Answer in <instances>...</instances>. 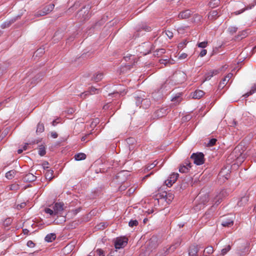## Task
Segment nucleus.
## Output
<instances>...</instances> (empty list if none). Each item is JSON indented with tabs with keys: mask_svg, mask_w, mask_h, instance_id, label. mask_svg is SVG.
<instances>
[{
	"mask_svg": "<svg viewBox=\"0 0 256 256\" xmlns=\"http://www.w3.org/2000/svg\"><path fill=\"white\" fill-rule=\"evenodd\" d=\"M248 252V248L246 246H244L242 250H238L237 252V254L239 256H242L247 253Z\"/></svg>",
	"mask_w": 256,
	"mask_h": 256,
	"instance_id": "7c9ffc66",
	"label": "nucleus"
},
{
	"mask_svg": "<svg viewBox=\"0 0 256 256\" xmlns=\"http://www.w3.org/2000/svg\"><path fill=\"white\" fill-rule=\"evenodd\" d=\"M220 15V14H219L217 10H214L210 12L208 16V18L209 20H212L216 18Z\"/></svg>",
	"mask_w": 256,
	"mask_h": 256,
	"instance_id": "2eb2a0df",
	"label": "nucleus"
},
{
	"mask_svg": "<svg viewBox=\"0 0 256 256\" xmlns=\"http://www.w3.org/2000/svg\"><path fill=\"white\" fill-rule=\"evenodd\" d=\"M231 249L230 245L226 246L225 248H222L221 250V254L223 256L225 255Z\"/></svg>",
	"mask_w": 256,
	"mask_h": 256,
	"instance_id": "72a5a7b5",
	"label": "nucleus"
},
{
	"mask_svg": "<svg viewBox=\"0 0 256 256\" xmlns=\"http://www.w3.org/2000/svg\"><path fill=\"white\" fill-rule=\"evenodd\" d=\"M138 221L136 220H131L128 222V226L130 227L136 226L138 224Z\"/></svg>",
	"mask_w": 256,
	"mask_h": 256,
	"instance_id": "58836bf2",
	"label": "nucleus"
},
{
	"mask_svg": "<svg viewBox=\"0 0 256 256\" xmlns=\"http://www.w3.org/2000/svg\"><path fill=\"white\" fill-rule=\"evenodd\" d=\"M213 76H214V75L211 72H208L205 76H206L205 80H210Z\"/></svg>",
	"mask_w": 256,
	"mask_h": 256,
	"instance_id": "09e8293b",
	"label": "nucleus"
},
{
	"mask_svg": "<svg viewBox=\"0 0 256 256\" xmlns=\"http://www.w3.org/2000/svg\"><path fill=\"white\" fill-rule=\"evenodd\" d=\"M237 30H238V28H236V26H230L228 28V32L232 34L236 33V32Z\"/></svg>",
	"mask_w": 256,
	"mask_h": 256,
	"instance_id": "4c0bfd02",
	"label": "nucleus"
},
{
	"mask_svg": "<svg viewBox=\"0 0 256 256\" xmlns=\"http://www.w3.org/2000/svg\"><path fill=\"white\" fill-rule=\"evenodd\" d=\"M181 94H176L172 99V102H174V105L178 104L182 100V98L181 97Z\"/></svg>",
	"mask_w": 256,
	"mask_h": 256,
	"instance_id": "dca6fc26",
	"label": "nucleus"
},
{
	"mask_svg": "<svg viewBox=\"0 0 256 256\" xmlns=\"http://www.w3.org/2000/svg\"><path fill=\"white\" fill-rule=\"evenodd\" d=\"M100 89L96 88L94 86H92L90 88V90L88 91L85 92L82 94H80V96L82 98H86V96L90 94H98L100 93Z\"/></svg>",
	"mask_w": 256,
	"mask_h": 256,
	"instance_id": "6e6552de",
	"label": "nucleus"
},
{
	"mask_svg": "<svg viewBox=\"0 0 256 256\" xmlns=\"http://www.w3.org/2000/svg\"><path fill=\"white\" fill-rule=\"evenodd\" d=\"M254 6V5L252 4V5H250V6H248L246 7L245 8H242L240 10H238V11H236L235 12V14H242V12H243L245 10H249V9H251L253 6Z\"/></svg>",
	"mask_w": 256,
	"mask_h": 256,
	"instance_id": "c9c22d12",
	"label": "nucleus"
},
{
	"mask_svg": "<svg viewBox=\"0 0 256 256\" xmlns=\"http://www.w3.org/2000/svg\"><path fill=\"white\" fill-rule=\"evenodd\" d=\"M226 195V190H222L214 198L213 202L214 204L216 206L218 205L220 203L222 198L225 197Z\"/></svg>",
	"mask_w": 256,
	"mask_h": 256,
	"instance_id": "0eeeda50",
	"label": "nucleus"
},
{
	"mask_svg": "<svg viewBox=\"0 0 256 256\" xmlns=\"http://www.w3.org/2000/svg\"><path fill=\"white\" fill-rule=\"evenodd\" d=\"M46 153L45 148L43 145H40L38 148V154L40 156H44Z\"/></svg>",
	"mask_w": 256,
	"mask_h": 256,
	"instance_id": "473e14b6",
	"label": "nucleus"
},
{
	"mask_svg": "<svg viewBox=\"0 0 256 256\" xmlns=\"http://www.w3.org/2000/svg\"><path fill=\"white\" fill-rule=\"evenodd\" d=\"M184 166H186L190 169L192 167V164L190 163V162L189 160H186L184 162Z\"/></svg>",
	"mask_w": 256,
	"mask_h": 256,
	"instance_id": "603ef678",
	"label": "nucleus"
},
{
	"mask_svg": "<svg viewBox=\"0 0 256 256\" xmlns=\"http://www.w3.org/2000/svg\"><path fill=\"white\" fill-rule=\"evenodd\" d=\"M190 158L193 160L194 163L198 166L202 165L204 162V154L202 152L192 154Z\"/></svg>",
	"mask_w": 256,
	"mask_h": 256,
	"instance_id": "f257e3e1",
	"label": "nucleus"
},
{
	"mask_svg": "<svg viewBox=\"0 0 256 256\" xmlns=\"http://www.w3.org/2000/svg\"><path fill=\"white\" fill-rule=\"evenodd\" d=\"M188 54L186 53H182L179 56L178 58L180 60L185 59L187 58Z\"/></svg>",
	"mask_w": 256,
	"mask_h": 256,
	"instance_id": "5fc2aeb1",
	"label": "nucleus"
},
{
	"mask_svg": "<svg viewBox=\"0 0 256 256\" xmlns=\"http://www.w3.org/2000/svg\"><path fill=\"white\" fill-rule=\"evenodd\" d=\"M140 107L142 106L144 108H147L150 105V101L149 98H144L141 100L140 98H138L136 102V104L137 106H140Z\"/></svg>",
	"mask_w": 256,
	"mask_h": 256,
	"instance_id": "423d86ee",
	"label": "nucleus"
},
{
	"mask_svg": "<svg viewBox=\"0 0 256 256\" xmlns=\"http://www.w3.org/2000/svg\"><path fill=\"white\" fill-rule=\"evenodd\" d=\"M126 188V186H122V185L120 186L119 188L120 190L121 191L125 190Z\"/></svg>",
	"mask_w": 256,
	"mask_h": 256,
	"instance_id": "69168bd1",
	"label": "nucleus"
},
{
	"mask_svg": "<svg viewBox=\"0 0 256 256\" xmlns=\"http://www.w3.org/2000/svg\"><path fill=\"white\" fill-rule=\"evenodd\" d=\"M170 109L167 107L162 108L155 110L152 116L154 118H158L166 116L169 112Z\"/></svg>",
	"mask_w": 256,
	"mask_h": 256,
	"instance_id": "7ed1b4c3",
	"label": "nucleus"
},
{
	"mask_svg": "<svg viewBox=\"0 0 256 256\" xmlns=\"http://www.w3.org/2000/svg\"><path fill=\"white\" fill-rule=\"evenodd\" d=\"M23 180L24 181L26 182H32L36 180V176L32 174L28 173L26 174L23 177Z\"/></svg>",
	"mask_w": 256,
	"mask_h": 256,
	"instance_id": "f8f14e48",
	"label": "nucleus"
},
{
	"mask_svg": "<svg viewBox=\"0 0 256 256\" xmlns=\"http://www.w3.org/2000/svg\"><path fill=\"white\" fill-rule=\"evenodd\" d=\"M95 254H96V251L94 252H92L90 253L88 256H94Z\"/></svg>",
	"mask_w": 256,
	"mask_h": 256,
	"instance_id": "774afa93",
	"label": "nucleus"
},
{
	"mask_svg": "<svg viewBox=\"0 0 256 256\" xmlns=\"http://www.w3.org/2000/svg\"><path fill=\"white\" fill-rule=\"evenodd\" d=\"M214 252V248L212 246H208L206 247L204 251V255L206 253L208 254H211Z\"/></svg>",
	"mask_w": 256,
	"mask_h": 256,
	"instance_id": "f704fd0d",
	"label": "nucleus"
},
{
	"mask_svg": "<svg viewBox=\"0 0 256 256\" xmlns=\"http://www.w3.org/2000/svg\"><path fill=\"white\" fill-rule=\"evenodd\" d=\"M220 4V0H211L209 2L210 6L214 8L218 6Z\"/></svg>",
	"mask_w": 256,
	"mask_h": 256,
	"instance_id": "c756f323",
	"label": "nucleus"
},
{
	"mask_svg": "<svg viewBox=\"0 0 256 256\" xmlns=\"http://www.w3.org/2000/svg\"><path fill=\"white\" fill-rule=\"evenodd\" d=\"M128 244V238L126 237H120L116 238L114 242V246L116 249H120L124 248Z\"/></svg>",
	"mask_w": 256,
	"mask_h": 256,
	"instance_id": "39448f33",
	"label": "nucleus"
},
{
	"mask_svg": "<svg viewBox=\"0 0 256 256\" xmlns=\"http://www.w3.org/2000/svg\"><path fill=\"white\" fill-rule=\"evenodd\" d=\"M191 15V11L189 10H186L178 14V18H188Z\"/></svg>",
	"mask_w": 256,
	"mask_h": 256,
	"instance_id": "4468645a",
	"label": "nucleus"
},
{
	"mask_svg": "<svg viewBox=\"0 0 256 256\" xmlns=\"http://www.w3.org/2000/svg\"><path fill=\"white\" fill-rule=\"evenodd\" d=\"M96 254L98 256H104V252L101 249H97Z\"/></svg>",
	"mask_w": 256,
	"mask_h": 256,
	"instance_id": "c03bdc74",
	"label": "nucleus"
},
{
	"mask_svg": "<svg viewBox=\"0 0 256 256\" xmlns=\"http://www.w3.org/2000/svg\"><path fill=\"white\" fill-rule=\"evenodd\" d=\"M178 174H172L169 177L170 180L172 182V183H174L176 180L178 179Z\"/></svg>",
	"mask_w": 256,
	"mask_h": 256,
	"instance_id": "2f4dec72",
	"label": "nucleus"
},
{
	"mask_svg": "<svg viewBox=\"0 0 256 256\" xmlns=\"http://www.w3.org/2000/svg\"><path fill=\"white\" fill-rule=\"evenodd\" d=\"M187 43H188V42L186 40H184L180 42L178 46V49H182L186 46Z\"/></svg>",
	"mask_w": 256,
	"mask_h": 256,
	"instance_id": "ea45409f",
	"label": "nucleus"
},
{
	"mask_svg": "<svg viewBox=\"0 0 256 256\" xmlns=\"http://www.w3.org/2000/svg\"><path fill=\"white\" fill-rule=\"evenodd\" d=\"M16 174V171L14 170H11L8 172L6 174V177L8 180H12L14 178L15 174Z\"/></svg>",
	"mask_w": 256,
	"mask_h": 256,
	"instance_id": "a878e982",
	"label": "nucleus"
},
{
	"mask_svg": "<svg viewBox=\"0 0 256 256\" xmlns=\"http://www.w3.org/2000/svg\"><path fill=\"white\" fill-rule=\"evenodd\" d=\"M16 20V18H12L10 20H6L2 24L1 27L4 28L10 26L12 23Z\"/></svg>",
	"mask_w": 256,
	"mask_h": 256,
	"instance_id": "aec40b11",
	"label": "nucleus"
},
{
	"mask_svg": "<svg viewBox=\"0 0 256 256\" xmlns=\"http://www.w3.org/2000/svg\"><path fill=\"white\" fill-rule=\"evenodd\" d=\"M64 204L61 202H56L53 206L54 212L56 215L62 214L64 210Z\"/></svg>",
	"mask_w": 256,
	"mask_h": 256,
	"instance_id": "1a4fd4ad",
	"label": "nucleus"
},
{
	"mask_svg": "<svg viewBox=\"0 0 256 256\" xmlns=\"http://www.w3.org/2000/svg\"><path fill=\"white\" fill-rule=\"evenodd\" d=\"M54 8V4H50L48 5L44 6L42 9L40 10H38L37 12L34 16L36 17H40L41 16H44L48 14L50 12H51Z\"/></svg>",
	"mask_w": 256,
	"mask_h": 256,
	"instance_id": "f03ea898",
	"label": "nucleus"
},
{
	"mask_svg": "<svg viewBox=\"0 0 256 256\" xmlns=\"http://www.w3.org/2000/svg\"><path fill=\"white\" fill-rule=\"evenodd\" d=\"M210 72H211L212 74L214 76V75H216V74H218L219 73V70H212Z\"/></svg>",
	"mask_w": 256,
	"mask_h": 256,
	"instance_id": "680f3d73",
	"label": "nucleus"
},
{
	"mask_svg": "<svg viewBox=\"0 0 256 256\" xmlns=\"http://www.w3.org/2000/svg\"><path fill=\"white\" fill-rule=\"evenodd\" d=\"M174 77L178 79V83H182L186 80V74L184 72H179L175 74Z\"/></svg>",
	"mask_w": 256,
	"mask_h": 256,
	"instance_id": "9b49d317",
	"label": "nucleus"
},
{
	"mask_svg": "<svg viewBox=\"0 0 256 256\" xmlns=\"http://www.w3.org/2000/svg\"><path fill=\"white\" fill-rule=\"evenodd\" d=\"M166 34L170 38H172L174 36L173 33L169 30L166 31Z\"/></svg>",
	"mask_w": 256,
	"mask_h": 256,
	"instance_id": "3c124183",
	"label": "nucleus"
},
{
	"mask_svg": "<svg viewBox=\"0 0 256 256\" xmlns=\"http://www.w3.org/2000/svg\"><path fill=\"white\" fill-rule=\"evenodd\" d=\"M53 173L54 171L52 170H46L45 173V176L46 179L48 180H51L53 178Z\"/></svg>",
	"mask_w": 256,
	"mask_h": 256,
	"instance_id": "bb28decb",
	"label": "nucleus"
},
{
	"mask_svg": "<svg viewBox=\"0 0 256 256\" xmlns=\"http://www.w3.org/2000/svg\"><path fill=\"white\" fill-rule=\"evenodd\" d=\"M103 78V74L102 72H98L94 74L92 78V80L95 82H98L102 80Z\"/></svg>",
	"mask_w": 256,
	"mask_h": 256,
	"instance_id": "6ab92c4d",
	"label": "nucleus"
},
{
	"mask_svg": "<svg viewBox=\"0 0 256 256\" xmlns=\"http://www.w3.org/2000/svg\"><path fill=\"white\" fill-rule=\"evenodd\" d=\"M166 182V185L168 186V187L171 186L172 185V184H174V183H172V182H170V178H168V180L166 181V182Z\"/></svg>",
	"mask_w": 256,
	"mask_h": 256,
	"instance_id": "bf43d9fd",
	"label": "nucleus"
},
{
	"mask_svg": "<svg viewBox=\"0 0 256 256\" xmlns=\"http://www.w3.org/2000/svg\"><path fill=\"white\" fill-rule=\"evenodd\" d=\"M56 238V235L54 234L51 233L47 234L45 237V240L47 242H52Z\"/></svg>",
	"mask_w": 256,
	"mask_h": 256,
	"instance_id": "5701e85b",
	"label": "nucleus"
},
{
	"mask_svg": "<svg viewBox=\"0 0 256 256\" xmlns=\"http://www.w3.org/2000/svg\"><path fill=\"white\" fill-rule=\"evenodd\" d=\"M51 136L53 138H56L58 136V134L56 132H52Z\"/></svg>",
	"mask_w": 256,
	"mask_h": 256,
	"instance_id": "0e129e2a",
	"label": "nucleus"
},
{
	"mask_svg": "<svg viewBox=\"0 0 256 256\" xmlns=\"http://www.w3.org/2000/svg\"><path fill=\"white\" fill-rule=\"evenodd\" d=\"M160 62L162 64H164V66H166L167 64L169 62V61L167 60H160Z\"/></svg>",
	"mask_w": 256,
	"mask_h": 256,
	"instance_id": "13d9d810",
	"label": "nucleus"
},
{
	"mask_svg": "<svg viewBox=\"0 0 256 256\" xmlns=\"http://www.w3.org/2000/svg\"><path fill=\"white\" fill-rule=\"evenodd\" d=\"M44 212L46 213L50 214L52 216H56V214H55V212H54V210L50 208H46L44 210Z\"/></svg>",
	"mask_w": 256,
	"mask_h": 256,
	"instance_id": "a19ab883",
	"label": "nucleus"
},
{
	"mask_svg": "<svg viewBox=\"0 0 256 256\" xmlns=\"http://www.w3.org/2000/svg\"><path fill=\"white\" fill-rule=\"evenodd\" d=\"M164 196L166 197V198H161L160 199V200L161 201L165 200L166 201V202L168 203H170L171 202L172 200L174 198V196H173L172 194L171 193H168V194L166 193Z\"/></svg>",
	"mask_w": 256,
	"mask_h": 256,
	"instance_id": "4be33fe9",
	"label": "nucleus"
},
{
	"mask_svg": "<svg viewBox=\"0 0 256 256\" xmlns=\"http://www.w3.org/2000/svg\"><path fill=\"white\" fill-rule=\"evenodd\" d=\"M256 92V82L252 86L250 90L243 95V96L245 98H248L250 95Z\"/></svg>",
	"mask_w": 256,
	"mask_h": 256,
	"instance_id": "412c9836",
	"label": "nucleus"
},
{
	"mask_svg": "<svg viewBox=\"0 0 256 256\" xmlns=\"http://www.w3.org/2000/svg\"><path fill=\"white\" fill-rule=\"evenodd\" d=\"M207 44H208V42L207 41H204V42L198 43V46L199 48H205L206 47Z\"/></svg>",
	"mask_w": 256,
	"mask_h": 256,
	"instance_id": "37998d69",
	"label": "nucleus"
},
{
	"mask_svg": "<svg viewBox=\"0 0 256 256\" xmlns=\"http://www.w3.org/2000/svg\"><path fill=\"white\" fill-rule=\"evenodd\" d=\"M160 244V241L156 236H152L148 242L146 244L148 248L150 250L156 248Z\"/></svg>",
	"mask_w": 256,
	"mask_h": 256,
	"instance_id": "20e7f679",
	"label": "nucleus"
},
{
	"mask_svg": "<svg viewBox=\"0 0 256 256\" xmlns=\"http://www.w3.org/2000/svg\"><path fill=\"white\" fill-rule=\"evenodd\" d=\"M136 188V187H132L130 188L128 191L127 192V194L130 196L131 194H133Z\"/></svg>",
	"mask_w": 256,
	"mask_h": 256,
	"instance_id": "de8ad7c7",
	"label": "nucleus"
},
{
	"mask_svg": "<svg viewBox=\"0 0 256 256\" xmlns=\"http://www.w3.org/2000/svg\"><path fill=\"white\" fill-rule=\"evenodd\" d=\"M204 94V92L201 90H196L192 94V98L199 99Z\"/></svg>",
	"mask_w": 256,
	"mask_h": 256,
	"instance_id": "a211bd4d",
	"label": "nucleus"
},
{
	"mask_svg": "<svg viewBox=\"0 0 256 256\" xmlns=\"http://www.w3.org/2000/svg\"><path fill=\"white\" fill-rule=\"evenodd\" d=\"M190 169L188 167L183 165V166H181L180 167L179 171L180 172L185 173V172H187Z\"/></svg>",
	"mask_w": 256,
	"mask_h": 256,
	"instance_id": "e433bc0d",
	"label": "nucleus"
},
{
	"mask_svg": "<svg viewBox=\"0 0 256 256\" xmlns=\"http://www.w3.org/2000/svg\"><path fill=\"white\" fill-rule=\"evenodd\" d=\"M156 55H161L163 54H164L166 52V50L164 48H160L156 50Z\"/></svg>",
	"mask_w": 256,
	"mask_h": 256,
	"instance_id": "49530a36",
	"label": "nucleus"
},
{
	"mask_svg": "<svg viewBox=\"0 0 256 256\" xmlns=\"http://www.w3.org/2000/svg\"><path fill=\"white\" fill-rule=\"evenodd\" d=\"M28 143H26V144H24V146L22 149H23L24 150H27V148H28Z\"/></svg>",
	"mask_w": 256,
	"mask_h": 256,
	"instance_id": "338daca9",
	"label": "nucleus"
},
{
	"mask_svg": "<svg viewBox=\"0 0 256 256\" xmlns=\"http://www.w3.org/2000/svg\"><path fill=\"white\" fill-rule=\"evenodd\" d=\"M26 245L29 248H34L35 246V244L32 240H28Z\"/></svg>",
	"mask_w": 256,
	"mask_h": 256,
	"instance_id": "8fccbe9b",
	"label": "nucleus"
},
{
	"mask_svg": "<svg viewBox=\"0 0 256 256\" xmlns=\"http://www.w3.org/2000/svg\"><path fill=\"white\" fill-rule=\"evenodd\" d=\"M206 52H207V51L206 50H202L200 54V56L201 57H203L206 55Z\"/></svg>",
	"mask_w": 256,
	"mask_h": 256,
	"instance_id": "4d7b16f0",
	"label": "nucleus"
},
{
	"mask_svg": "<svg viewBox=\"0 0 256 256\" xmlns=\"http://www.w3.org/2000/svg\"><path fill=\"white\" fill-rule=\"evenodd\" d=\"M142 28L145 30V31H146V32H149L150 30H151V28L149 26H146L145 25L144 26H143Z\"/></svg>",
	"mask_w": 256,
	"mask_h": 256,
	"instance_id": "6e6d98bb",
	"label": "nucleus"
},
{
	"mask_svg": "<svg viewBox=\"0 0 256 256\" xmlns=\"http://www.w3.org/2000/svg\"><path fill=\"white\" fill-rule=\"evenodd\" d=\"M242 201H244V202H246L248 201V198L247 197H242V198H241V200L240 201H239L238 202V204L240 206H242Z\"/></svg>",
	"mask_w": 256,
	"mask_h": 256,
	"instance_id": "864d4df0",
	"label": "nucleus"
},
{
	"mask_svg": "<svg viewBox=\"0 0 256 256\" xmlns=\"http://www.w3.org/2000/svg\"><path fill=\"white\" fill-rule=\"evenodd\" d=\"M89 136H90V134L82 137V139H81L82 141V142L86 141L87 139V138Z\"/></svg>",
	"mask_w": 256,
	"mask_h": 256,
	"instance_id": "e2e57ef3",
	"label": "nucleus"
},
{
	"mask_svg": "<svg viewBox=\"0 0 256 256\" xmlns=\"http://www.w3.org/2000/svg\"><path fill=\"white\" fill-rule=\"evenodd\" d=\"M80 210H81V208H78L72 210V212H73V214H76L78 212H79L80 211Z\"/></svg>",
	"mask_w": 256,
	"mask_h": 256,
	"instance_id": "052dcab7",
	"label": "nucleus"
},
{
	"mask_svg": "<svg viewBox=\"0 0 256 256\" xmlns=\"http://www.w3.org/2000/svg\"><path fill=\"white\" fill-rule=\"evenodd\" d=\"M158 164V162L156 160H155L152 163L146 165L144 169V171L148 172L152 170Z\"/></svg>",
	"mask_w": 256,
	"mask_h": 256,
	"instance_id": "b1692460",
	"label": "nucleus"
},
{
	"mask_svg": "<svg viewBox=\"0 0 256 256\" xmlns=\"http://www.w3.org/2000/svg\"><path fill=\"white\" fill-rule=\"evenodd\" d=\"M216 138H212L210 140L208 143V146H214L216 144Z\"/></svg>",
	"mask_w": 256,
	"mask_h": 256,
	"instance_id": "79ce46f5",
	"label": "nucleus"
},
{
	"mask_svg": "<svg viewBox=\"0 0 256 256\" xmlns=\"http://www.w3.org/2000/svg\"><path fill=\"white\" fill-rule=\"evenodd\" d=\"M44 130V127L43 124L38 123L37 125L36 132L37 134L42 132Z\"/></svg>",
	"mask_w": 256,
	"mask_h": 256,
	"instance_id": "c85d7f7f",
	"label": "nucleus"
},
{
	"mask_svg": "<svg viewBox=\"0 0 256 256\" xmlns=\"http://www.w3.org/2000/svg\"><path fill=\"white\" fill-rule=\"evenodd\" d=\"M233 74L232 73L228 74L220 82L218 87L219 88H223L229 82L230 78L232 77Z\"/></svg>",
	"mask_w": 256,
	"mask_h": 256,
	"instance_id": "9d476101",
	"label": "nucleus"
},
{
	"mask_svg": "<svg viewBox=\"0 0 256 256\" xmlns=\"http://www.w3.org/2000/svg\"><path fill=\"white\" fill-rule=\"evenodd\" d=\"M198 251V246H192L189 249V256H197V254Z\"/></svg>",
	"mask_w": 256,
	"mask_h": 256,
	"instance_id": "ddd939ff",
	"label": "nucleus"
},
{
	"mask_svg": "<svg viewBox=\"0 0 256 256\" xmlns=\"http://www.w3.org/2000/svg\"><path fill=\"white\" fill-rule=\"evenodd\" d=\"M19 188V186L17 184H12L10 186V190H16Z\"/></svg>",
	"mask_w": 256,
	"mask_h": 256,
	"instance_id": "a18cd8bd",
	"label": "nucleus"
},
{
	"mask_svg": "<svg viewBox=\"0 0 256 256\" xmlns=\"http://www.w3.org/2000/svg\"><path fill=\"white\" fill-rule=\"evenodd\" d=\"M86 158V155L84 153H78L74 156V158L76 160H84Z\"/></svg>",
	"mask_w": 256,
	"mask_h": 256,
	"instance_id": "cd10ccee",
	"label": "nucleus"
},
{
	"mask_svg": "<svg viewBox=\"0 0 256 256\" xmlns=\"http://www.w3.org/2000/svg\"><path fill=\"white\" fill-rule=\"evenodd\" d=\"M200 203L201 204L204 205L208 202L209 198L207 194H205L202 196H200Z\"/></svg>",
	"mask_w": 256,
	"mask_h": 256,
	"instance_id": "393cba45",
	"label": "nucleus"
},
{
	"mask_svg": "<svg viewBox=\"0 0 256 256\" xmlns=\"http://www.w3.org/2000/svg\"><path fill=\"white\" fill-rule=\"evenodd\" d=\"M234 224L233 220L232 218L226 219L223 220L222 225L224 227H230Z\"/></svg>",
	"mask_w": 256,
	"mask_h": 256,
	"instance_id": "f3484780",
	"label": "nucleus"
}]
</instances>
